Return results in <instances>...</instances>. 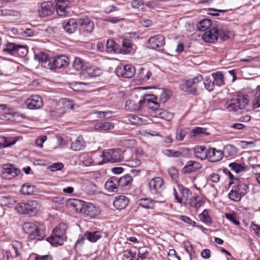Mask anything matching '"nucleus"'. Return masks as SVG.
<instances>
[{
  "mask_svg": "<svg viewBox=\"0 0 260 260\" xmlns=\"http://www.w3.org/2000/svg\"><path fill=\"white\" fill-rule=\"evenodd\" d=\"M54 10L52 3L50 2H44L41 5L40 15L42 17L49 16L52 14Z\"/></svg>",
  "mask_w": 260,
  "mask_h": 260,
  "instance_id": "obj_26",
  "label": "nucleus"
},
{
  "mask_svg": "<svg viewBox=\"0 0 260 260\" xmlns=\"http://www.w3.org/2000/svg\"><path fill=\"white\" fill-rule=\"evenodd\" d=\"M248 97L247 94L238 95L236 98L226 102L224 107L229 112H239L248 105Z\"/></svg>",
  "mask_w": 260,
  "mask_h": 260,
  "instance_id": "obj_5",
  "label": "nucleus"
},
{
  "mask_svg": "<svg viewBox=\"0 0 260 260\" xmlns=\"http://www.w3.org/2000/svg\"><path fill=\"white\" fill-rule=\"evenodd\" d=\"M86 146L85 142L82 136H79L74 141L72 142L70 149L73 151H80Z\"/></svg>",
  "mask_w": 260,
  "mask_h": 260,
  "instance_id": "obj_29",
  "label": "nucleus"
},
{
  "mask_svg": "<svg viewBox=\"0 0 260 260\" xmlns=\"http://www.w3.org/2000/svg\"><path fill=\"white\" fill-rule=\"evenodd\" d=\"M62 27L69 34L74 33L78 28V18H70L66 20L62 24Z\"/></svg>",
  "mask_w": 260,
  "mask_h": 260,
  "instance_id": "obj_14",
  "label": "nucleus"
},
{
  "mask_svg": "<svg viewBox=\"0 0 260 260\" xmlns=\"http://www.w3.org/2000/svg\"><path fill=\"white\" fill-rule=\"evenodd\" d=\"M211 25V20L209 19H204L197 23V26L200 31H204L209 29L202 36L203 39L205 42L214 43L219 38L221 41H224L229 40L233 36V33L227 25L223 24Z\"/></svg>",
  "mask_w": 260,
  "mask_h": 260,
  "instance_id": "obj_1",
  "label": "nucleus"
},
{
  "mask_svg": "<svg viewBox=\"0 0 260 260\" xmlns=\"http://www.w3.org/2000/svg\"><path fill=\"white\" fill-rule=\"evenodd\" d=\"M22 139L21 136H0V148L10 147Z\"/></svg>",
  "mask_w": 260,
  "mask_h": 260,
  "instance_id": "obj_16",
  "label": "nucleus"
},
{
  "mask_svg": "<svg viewBox=\"0 0 260 260\" xmlns=\"http://www.w3.org/2000/svg\"><path fill=\"white\" fill-rule=\"evenodd\" d=\"M149 187L150 193L154 198L161 197L165 188L164 179L160 177H154L149 181Z\"/></svg>",
  "mask_w": 260,
  "mask_h": 260,
  "instance_id": "obj_7",
  "label": "nucleus"
},
{
  "mask_svg": "<svg viewBox=\"0 0 260 260\" xmlns=\"http://www.w3.org/2000/svg\"><path fill=\"white\" fill-rule=\"evenodd\" d=\"M147 47L151 49H156L164 46L165 44V38L161 35H157L150 37L148 41Z\"/></svg>",
  "mask_w": 260,
  "mask_h": 260,
  "instance_id": "obj_12",
  "label": "nucleus"
},
{
  "mask_svg": "<svg viewBox=\"0 0 260 260\" xmlns=\"http://www.w3.org/2000/svg\"><path fill=\"white\" fill-rule=\"evenodd\" d=\"M131 4L134 9H140L141 7L144 6V3L143 0H133Z\"/></svg>",
  "mask_w": 260,
  "mask_h": 260,
  "instance_id": "obj_62",
  "label": "nucleus"
},
{
  "mask_svg": "<svg viewBox=\"0 0 260 260\" xmlns=\"http://www.w3.org/2000/svg\"><path fill=\"white\" fill-rule=\"evenodd\" d=\"M112 156V163L119 162L124 160L123 152L119 149H113L110 150Z\"/></svg>",
  "mask_w": 260,
  "mask_h": 260,
  "instance_id": "obj_30",
  "label": "nucleus"
},
{
  "mask_svg": "<svg viewBox=\"0 0 260 260\" xmlns=\"http://www.w3.org/2000/svg\"><path fill=\"white\" fill-rule=\"evenodd\" d=\"M20 173V170L16 168L14 165L10 164H4L1 170L0 176L2 179H11Z\"/></svg>",
  "mask_w": 260,
  "mask_h": 260,
  "instance_id": "obj_8",
  "label": "nucleus"
},
{
  "mask_svg": "<svg viewBox=\"0 0 260 260\" xmlns=\"http://www.w3.org/2000/svg\"><path fill=\"white\" fill-rule=\"evenodd\" d=\"M233 188L242 197L245 196L249 191L248 185L245 183L241 182H239L238 184L233 187Z\"/></svg>",
  "mask_w": 260,
  "mask_h": 260,
  "instance_id": "obj_34",
  "label": "nucleus"
},
{
  "mask_svg": "<svg viewBox=\"0 0 260 260\" xmlns=\"http://www.w3.org/2000/svg\"><path fill=\"white\" fill-rule=\"evenodd\" d=\"M203 77L201 74H198L192 78L186 80L179 86L180 89L190 94L199 95L203 90L202 81Z\"/></svg>",
  "mask_w": 260,
  "mask_h": 260,
  "instance_id": "obj_3",
  "label": "nucleus"
},
{
  "mask_svg": "<svg viewBox=\"0 0 260 260\" xmlns=\"http://www.w3.org/2000/svg\"><path fill=\"white\" fill-rule=\"evenodd\" d=\"M40 208L39 202L30 200L26 203H21L17 205L16 209L20 214H26L30 216H35Z\"/></svg>",
  "mask_w": 260,
  "mask_h": 260,
  "instance_id": "obj_6",
  "label": "nucleus"
},
{
  "mask_svg": "<svg viewBox=\"0 0 260 260\" xmlns=\"http://www.w3.org/2000/svg\"><path fill=\"white\" fill-rule=\"evenodd\" d=\"M177 188L180 193L181 194L182 197L187 200L188 198L190 197V195L191 194V192L190 190L188 188L181 184H178L177 185Z\"/></svg>",
  "mask_w": 260,
  "mask_h": 260,
  "instance_id": "obj_45",
  "label": "nucleus"
},
{
  "mask_svg": "<svg viewBox=\"0 0 260 260\" xmlns=\"http://www.w3.org/2000/svg\"><path fill=\"white\" fill-rule=\"evenodd\" d=\"M203 84L205 89L209 92L213 90L215 85H216L213 81H212L210 77L206 78L203 82Z\"/></svg>",
  "mask_w": 260,
  "mask_h": 260,
  "instance_id": "obj_49",
  "label": "nucleus"
},
{
  "mask_svg": "<svg viewBox=\"0 0 260 260\" xmlns=\"http://www.w3.org/2000/svg\"><path fill=\"white\" fill-rule=\"evenodd\" d=\"M169 176L173 181H176L178 178V170L175 167H171L168 169Z\"/></svg>",
  "mask_w": 260,
  "mask_h": 260,
  "instance_id": "obj_55",
  "label": "nucleus"
},
{
  "mask_svg": "<svg viewBox=\"0 0 260 260\" xmlns=\"http://www.w3.org/2000/svg\"><path fill=\"white\" fill-rule=\"evenodd\" d=\"M69 58L65 55H59L51 58L50 70L66 68L69 64Z\"/></svg>",
  "mask_w": 260,
  "mask_h": 260,
  "instance_id": "obj_11",
  "label": "nucleus"
},
{
  "mask_svg": "<svg viewBox=\"0 0 260 260\" xmlns=\"http://www.w3.org/2000/svg\"><path fill=\"white\" fill-rule=\"evenodd\" d=\"M68 1V0H57L55 6L56 11L58 15L60 16H64L69 13L67 10Z\"/></svg>",
  "mask_w": 260,
  "mask_h": 260,
  "instance_id": "obj_24",
  "label": "nucleus"
},
{
  "mask_svg": "<svg viewBox=\"0 0 260 260\" xmlns=\"http://www.w3.org/2000/svg\"><path fill=\"white\" fill-rule=\"evenodd\" d=\"M82 73H86L87 77H95L100 76L102 74V71L96 67L90 66L84 69Z\"/></svg>",
  "mask_w": 260,
  "mask_h": 260,
  "instance_id": "obj_32",
  "label": "nucleus"
},
{
  "mask_svg": "<svg viewBox=\"0 0 260 260\" xmlns=\"http://www.w3.org/2000/svg\"><path fill=\"white\" fill-rule=\"evenodd\" d=\"M202 165L198 162L193 160L188 161L185 166L182 169V173L184 174H190L200 169Z\"/></svg>",
  "mask_w": 260,
  "mask_h": 260,
  "instance_id": "obj_17",
  "label": "nucleus"
},
{
  "mask_svg": "<svg viewBox=\"0 0 260 260\" xmlns=\"http://www.w3.org/2000/svg\"><path fill=\"white\" fill-rule=\"evenodd\" d=\"M129 199L124 196H118L116 197L113 201L114 207L117 210L124 209L128 205Z\"/></svg>",
  "mask_w": 260,
  "mask_h": 260,
  "instance_id": "obj_20",
  "label": "nucleus"
},
{
  "mask_svg": "<svg viewBox=\"0 0 260 260\" xmlns=\"http://www.w3.org/2000/svg\"><path fill=\"white\" fill-rule=\"evenodd\" d=\"M17 46L18 44L14 43H8L6 45V47L3 49V50L5 53L16 56Z\"/></svg>",
  "mask_w": 260,
  "mask_h": 260,
  "instance_id": "obj_37",
  "label": "nucleus"
},
{
  "mask_svg": "<svg viewBox=\"0 0 260 260\" xmlns=\"http://www.w3.org/2000/svg\"><path fill=\"white\" fill-rule=\"evenodd\" d=\"M212 76L214 79L213 81L217 86H221L225 84L224 76L221 72L213 73Z\"/></svg>",
  "mask_w": 260,
  "mask_h": 260,
  "instance_id": "obj_36",
  "label": "nucleus"
},
{
  "mask_svg": "<svg viewBox=\"0 0 260 260\" xmlns=\"http://www.w3.org/2000/svg\"><path fill=\"white\" fill-rule=\"evenodd\" d=\"M222 152L223 153V156H224L228 157L235 155L237 152V150L236 147L234 145L228 144L224 146Z\"/></svg>",
  "mask_w": 260,
  "mask_h": 260,
  "instance_id": "obj_39",
  "label": "nucleus"
},
{
  "mask_svg": "<svg viewBox=\"0 0 260 260\" xmlns=\"http://www.w3.org/2000/svg\"><path fill=\"white\" fill-rule=\"evenodd\" d=\"M35 59L41 62V65L45 68H50L51 58L48 54L43 52H40L38 54H35L34 56Z\"/></svg>",
  "mask_w": 260,
  "mask_h": 260,
  "instance_id": "obj_18",
  "label": "nucleus"
},
{
  "mask_svg": "<svg viewBox=\"0 0 260 260\" xmlns=\"http://www.w3.org/2000/svg\"><path fill=\"white\" fill-rule=\"evenodd\" d=\"M28 53V47L26 45L18 44L16 56L23 57Z\"/></svg>",
  "mask_w": 260,
  "mask_h": 260,
  "instance_id": "obj_47",
  "label": "nucleus"
},
{
  "mask_svg": "<svg viewBox=\"0 0 260 260\" xmlns=\"http://www.w3.org/2000/svg\"><path fill=\"white\" fill-rule=\"evenodd\" d=\"M35 186L28 184H24L21 188V193L24 195H30L33 194Z\"/></svg>",
  "mask_w": 260,
  "mask_h": 260,
  "instance_id": "obj_44",
  "label": "nucleus"
},
{
  "mask_svg": "<svg viewBox=\"0 0 260 260\" xmlns=\"http://www.w3.org/2000/svg\"><path fill=\"white\" fill-rule=\"evenodd\" d=\"M179 219L180 220L188 224V225H191L193 227L196 226V222L192 220L189 217H188L187 216L181 215L179 216Z\"/></svg>",
  "mask_w": 260,
  "mask_h": 260,
  "instance_id": "obj_59",
  "label": "nucleus"
},
{
  "mask_svg": "<svg viewBox=\"0 0 260 260\" xmlns=\"http://www.w3.org/2000/svg\"><path fill=\"white\" fill-rule=\"evenodd\" d=\"M188 129L186 128H181L176 132V139L178 141H182L188 133Z\"/></svg>",
  "mask_w": 260,
  "mask_h": 260,
  "instance_id": "obj_56",
  "label": "nucleus"
},
{
  "mask_svg": "<svg viewBox=\"0 0 260 260\" xmlns=\"http://www.w3.org/2000/svg\"><path fill=\"white\" fill-rule=\"evenodd\" d=\"M26 105L29 109H39L43 106V100L40 96L32 95L26 100Z\"/></svg>",
  "mask_w": 260,
  "mask_h": 260,
  "instance_id": "obj_15",
  "label": "nucleus"
},
{
  "mask_svg": "<svg viewBox=\"0 0 260 260\" xmlns=\"http://www.w3.org/2000/svg\"><path fill=\"white\" fill-rule=\"evenodd\" d=\"M119 186L125 187L129 185L132 181L133 178L129 174H126L122 177L118 178Z\"/></svg>",
  "mask_w": 260,
  "mask_h": 260,
  "instance_id": "obj_41",
  "label": "nucleus"
},
{
  "mask_svg": "<svg viewBox=\"0 0 260 260\" xmlns=\"http://www.w3.org/2000/svg\"><path fill=\"white\" fill-rule=\"evenodd\" d=\"M23 231L28 235L30 239L41 240L46 236V230L42 225L32 222H24L22 225Z\"/></svg>",
  "mask_w": 260,
  "mask_h": 260,
  "instance_id": "obj_4",
  "label": "nucleus"
},
{
  "mask_svg": "<svg viewBox=\"0 0 260 260\" xmlns=\"http://www.w3.org/2000/svg\"><path fill=\"white\" fill-rule=\"evenodd\" d=\"M85 190L89 194H95L99 192L96 184L91 181H88L86 183Z\"/></svg>",
  "mask_w": 260,
  "mask_h": 260,
  "instance_id": "obj_40",
  "label": "nucleus"
},
{
  "mask_svg": "<svg viewBox=\"0 0 260 260\" xmlns=\"http://www.w3.org/2000/svg\"><path fill=\"white\" fill-rule=\"evenodd\" d=\"M149 252L146 247H140L139 249L138 253V257L142 260H144L147 258Z\"/></svg>",
  "mask_w": 260,
  "mask_h": 260,
  "instance_id": "obj_53",
  "label": "nucleus"
},
{
  "mask_svg": "<svg viewBox=\"0 0 260 260\" xmlns=\"http://www.w3.org/2000/svg\"><path fill=\"white\" fill-rule=\"evenodd\" d=\"M124 20V18H120L119 17L108 16L105 19V21L112 23H116Z\"/></svg>",
  "mask_w": 260,
  "mask_h": 260,
  "instance_id": "obj_60",
  "label": "nucleus"
},
{
  "mask_svg": "<svg viewBox=\"0 0 260 260\" xmlns=\"http://www.w3.org/2000/svg\"><path fill=\"white\" fill-rule=\"evenodd\" d=\"M72 66L76 71H81L84 67L83 60L79 57H76Z\"/></svg>",
  "mask_w": 260,
  "mask_h": 260,
  "instance_id": "obj_51",
  "label": "nucleus"
},
{
  "mask_svg": "<svg viewBox=\"0 0 260 260\" xmlns=\"http://www.w3.org/2000/svg\"><path fill=\"white\" fill-rule=\"evenodd\" d=\"M145 102V100H142L138 102L133 100H128L125 103V109L129 111H138L143 108V104Z\"/></svg>",
  "mask_w": 260,
  "mask_h": 260,
  "instance_id": "obj_23",
  "label": "nucleus"
},
{
  "mask_svg": "<svg viewBox=\"0 0 260 260\" xmlns=\"http://www.w3.org/2000/svg\"><path fill=\"white\" fill-rule=\"evenodd\" d=\"M101 157L103 159L102 161L98 163L99 165H102L107 162L112 163V160L110 150L109 152L103 151L102 154L101 155Z\"/></svg>",
  "mask_w": 260,
  "mask_h": 260,
  "instance_id": "obj_48",
  "label": "nucleus"
},
{
  "mask_svg": "<svg viewBox=\"0 0 260 260\" xmlns=\"http://www.w3.org/2000/svg\"><path fill=\"white\" fill-rule=\"evenodd\" d=\"M250 229L254 231V233L258 237L260 238V226L254 224L253 222L251 223Z\"/></svg>",
  "mask_w": 260,
  "mask_h": 260,
  "instance_id": "obj_64",
  "label": "nucleus"
},
{
  "mask_svg": "<svg viewBox=\"0 0 260 260\" xmlns=\"http://www.w3.org/2000/svg\"><path fill=\"white\" fill-rule=\"evenodd\" d=\"M59 104H61L62 105V108L64 109L62 112L63 113H64L66 111L68 110H73L74 109V104L73 100H72L66 98L62 99L60 100Z\"/></svg>",
  "mask_w": 260,
  "mask_h": 260,
  "instance_id": "obj_38",
  "label": "nucleus"
},
{
  "mask_svg": "<svg viewBox=\"0 0 260 260\" xmlns=\"http://www.w3.org/2000/svg\"><path fill=\"white\" fill-rule=\"evenodd\" d=\"M159 110L160 111L157 112V113L161 118L166 119L167 120H170L173 118V113L168 112L167 111L161 109H159Z\"/></svg>",
  "mask_w": 260,
  "mask_h": 260,
  "instance_id": "obj_52",
  "label": "nucleus"
},
{
  "mask_svg": "<svg viewBox=\"0 0 260 260\" xmlns=\"http://www.w3.org/2000/svg\"><path fill=\"white\" fill-rule=\"evenodd\" d=\"M135 72V68L131 64H120L115 70V73L118 76L124 78H132L134 76Z\"/></svg>",
  "mask_w": 260,
  "mask_h": 260,
  "instance_id": "obj_10",
  "label": "nucleus"
},
{
  "mask_svg": "<svg viewBox=\"0 0 260 260\" xmlns=\"http://www.w3.org/2000/svg\"><path fill=\"white\" fill-rule=\"evenodd\" d=\"M64 233L63 230H61L59 227H56L53 230L52 235L56 236L57 238H63Z\"/></svg>",
  "mask_w": 260,
  "mask_h": 260,
  "instance_id": "obj_63",
  "label": "nucleus"
},
{
  "mask_svg": "<svg viewBox=\"0 0 260 260\" xmlns=\"http://www.w3.org/2000/svg\"><path fill=\"white\" fill-rule=\"evenodd\" d=\"M229 198L235 202H239L241 200V197L238 192H237L233 188L230 191L229 193Z\"/></svg>",
  "mask_w": 260,
  "mask_h": 260,
  "instance_id": "obj_54",
  "label": "nucleus"
},
{
  "mask_svg": "<svg viewBox=\"0 0 260 260\" xmlns=\"http://www.w3.org/2000/svg\"><path fill=\"white\" fill-rule=\"evenodd\" d=\"M133 45L132 40L127 38H123L122 40L121 54H127L130 53L133 50Z\"/></svg>",
  "mask_w": 260,
  "mask_h": 260,
  "instance_id": "obj_28",
  "label": "nucleus"
},
{
  "mask_svg": "<svg viewBox=\"0 0 260 260\" xmlns=\"http://www.w3.org/2000/svg\"><path fill=\"white\" fill-rule=\"evenodd\" d=\"M157 97L155 95L145 94L142 99L146 102L143 104V107L147 106L153 111H159L160 104L155 101Z\"/></svg>",
  "mask_w": 260,
  "mask_h": 260,
  "instance_id": "obj_13",
  "label": "nucleus"
},
{
  "mask_svg": "<svg viewBox=\"0 0 260 260\" xmlns=\"http://www.w3.org/2000/svg\"><path fill=\"white\" fill-rule=\"evenodd\" d=\"M193 150L196 157L201 160H204L207 158L208 149L205 146H196Z\"/></svg>",
  "mask_w": 260,
  "mask_h": 260,
  "instance_id": "obj_27",
  "label": "nucleus"
},
{
  "mask_svg": "<svg viewBox=\"0 0 260 260\" xmlns=\"http://www.w3.org/2000/svg\"><path fill=\"white\" fill-rule=\"evenodd\" d=\"M207 159L211 162H216L220 160L223 157L221 150H217L214 148L208 149Z\"/></svg>",
  "mask_w": 260,
  "mask_h": 260,
  "instance_id": "obj_19",
  "label": "nucleus"
},
{
  "mask_svg": "<svg viewBox=\"0 0 260 260\" xmlns=\"http://www.w3.org/2000/svg\"><path fill=\"white\" fill-rule=\"evenodd\" d=\"M114 124L111 122H98L94 125V129L99 132H105L112 129Z\"/></svg>",
  "mask_w": 260,
  "mask_h": 260,
  "instance_id": "obj_31",
  "label": "nucleus"
},
{
  "mask_svg": "<svg viewBox=\"0 0 260 260\" xmlns=\"http://www.w3.org/2000/svg\"><path fill=\"white\" fill-rule=\"evenodd\" d=\"M252 107L254 109L260 107V85L256 89L254 98L252 102Z\"/></svg>",
  "mask_w": 260,
  "mask_h": 260,
  "instance_id": "obj_46",
  "label": "nucleus"
},
{
  "mask_svg": "<svg viewBox=\"0 0 260 260\" xmlns=\"http://www.w3.org/2000/svg\"><path fill=\"white\" fill-rule=\"evenodd\" d=\"M103 235H104L106 237L108 235L107 233L102 232L100 231H97L93 232L87 231L84 234L86 239L92 243L96 242L103 237Z\"/></svg>",
  "mask_w": 260,
  "mask_h": 260,
  "instance_id": "obj_22",
  "label": "nucleus"
},
{
  "mask_svg": "<svg viewBox=\"0 0 260 260\" xmlns=\"http://www.w3.org/2000/svg\"><path fill=\"white\" fill-rule=\"evenodd\" d=\"M206 130V128L196 127L192 130V133L193 134L192 136L202 137L204 136L209 135V133H207Z\"/></svg>",
  "mask_w": 260,
  "mask_h": 260,
  "instance_id": "obj_42",
  "label": "nucleus"
},
{
  "mask_svg": "<svg viewBox=\"0 0 260 260\" xmlns=\"http://www.w3.org/2000/svg\"><path fill=\"white\" fill-rule=\"evenodd\" d=\"M78 29L81 34L87 35L91 33L94 28V24L92 20L88 17L78 18Z\"/></svg>",
  "mask_w": 260,
  "mask_h": 260,
  "instance_id": "obj_9",
  "label": "nucleus"
},
{
  "mask_svg": "<svg viewBox=\"0 0 260 260\" xmlns=\"http://www.w3.org/2000/svg\"><path fill=\"white\" fill-rule=\"evenodd\" d=\"M68 205L73 207L77 212H79L85 217L93 218L101 212L100 208L95 204L78 199L69 200Z\"/></svg>",
  "mask_w": 260,
  "mask_h": 260,
  "instance_id": "obj_2",
  "label": "nucleus"
},
{
  "mask_svg": "<svg viewBox=\"0 0 260 260\" xmlns=\"http://www.w3.org/2000/svg\"><path fill=\"white\" fill-rule=\"evenodd\" d=\"M172 92L170 90L162 91L160 94V101L164 103L168 101L172 96Z\"/></svg>",
  "mask_w": 260,
  "mask_h": 260,
  "instance_id": "obj_58",
  "label": "nucleus"
},
{
  "mask_svg": "<svg viewBox=\"0 0 260 260\" xmlns=\"http://www.w3.org/2000/svg\"><path fill=\"white\" fill-rule=\"evenodd\" d=\"M118 187V177L115 176L109 178L105 184V189L110 192H117Z\"/></svg>",
  "mask_w": 260,
  "mask_h": 260,
  "instance_id": "obj_21",
  "label": "nucleus"
},
{
  "mask_svg": "<svg viewBox=\"0 0 260 260\" xmlns=\"http://www.w3.org/2000/svg\"><path fill=\"white\" fill-rule=\"evenodd\" d=\"M46 240L52 245H55L58 244H61L60 242L62 241L63 238L58 237L57 238L56 236L51 235V236L50 237H48Z\"/></svg>",
  "mask_w": 260,
  "mask_h": 260,
  "instance_id": "obj_57",
  "label": "nucleus"
},
{
  "mask_svg": "<svg viewBox=\"0 0 260 260\" xmlns=\"http://www.w3.org/2000/svg\"><path fill=\"white\" fill-rule=\"evenodd\" d=\"M83 164L85 166H90L93 163L92 159L90 156H89L88 154H85L83 155V159H82Z\"/></svg>",
  "mask_w": 260,
  "mask_h": 260,
  "instance_id": "obj_61",
  "label": "nucleus"
},
{
  "mask_svg": "<svg viewBox=\"0 0 260 260\" xmlns=\"http://www.w3.org/2000/svg\"><path fill=\"white\" fill-rule=\"evenodd\" d=\"M205 201L198 195L194 196L191 198L189 202V205L194 207L196 209L200 208L204 205Z\"/></svg>",
  "mask_w": 260,
  "mask_h": 260,
  "instance_id": "obj_33",
  "label": "nucleus"
},
{
  "mask_svg": "<svg viewBox=\"0 0 260 260\" xmlns=\"http://www.w3.org/2000/svg\"><path fill=\"white\" fill-rule=\"evenodd\" d=\"M164 153L168 157H173L177 158L182 155V152L181 151H175L172 149H165L164 150Z\"/></svg>",
  "mask_w": 260,
  "mask_h": 260,
  "instance_id": "obj_50",
  "label": "nucleus"
},
{
  "mask_svg": "<svg viewBox=\"0 0 260 260\" xmlns=\"http://www.w3.org/2000/svg\"><path fill=\"white\" fill-rule=\"evenodd\" d=\"M229 167L236 173H243L246 170V166L244 164H241L236 162L229 164Z\"/></svg>",
  "mask_w": 260,
  "mask_h": 260,
  "instance_id": "obj_35",
  "label": "nucleus"
},
{
  "mask_svg": "<svg viewBox=\"0 0 260 260\" xmlns=\"http://www.w3.org/2000/svg\"><path fill=\"white\" fill-rule=\"evenodd\" d=\"M155 201L151 198H141L136 201V204L143 208L153 209L155 207Z\"/></svg>",
  "mask_w": 260,
  "mask_h": 260,
  "instance_id": "obj_25",
  "label": "nucleus"
},
{
  "mask_svg": "<svg viewBox=\"0 0 260 260\" xmlns=\"http://www.w3.org/2000/svg\"><path fill=\"white\" fill-rule=\"evenodd\" d=\"M200 219L204 223L207 224H211L212 223V220L209 215L207 210L205 209L202 213L199 215Z\"/></svg>",
  "mask_w": 260,
  "mask_h": 260,
  "instance_id": "obj_43",
  "label": "nucleus"
}]
</instances>
